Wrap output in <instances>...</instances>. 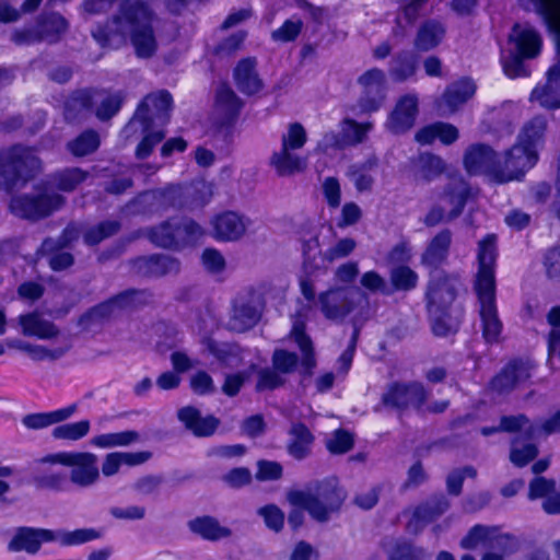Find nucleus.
Returning a JSON list of instances; mask_svg holds the SVG:
<instances>
[{"instance_id": "f257e3e1", "label": "nucleus", "mask_w": 560, "mask_h": 560, "mask_svg": "<svg viewBox=\"0 0 560 560\" xmlns=\"http://www.w3.org/2000/svg\"><path fill=\"white\" fill-rule=\"evenodd\" d=\"M452 240L451 230L442 229L429 241L420 258L421 264L430 269L424 302L433 316L432 332L436 337L455 334L465 314L462 304L454 306L458 296L459 277L441 270L448 259Z\"/></svg>"}, {"instance_id": "f03ea898", "label": "nucleus", "mask_w": 560, "mask_h": 560, "mask_svg": "<svg viewBox=\"0 0 560 560\" xmlns=\"http://www.w3.org/2000/svg\"><path fill=\"white\" fill-rule=\"evenodd\" d=\"M547 121L536 116L522 128L517 141L505 151L503 161L498 153L486 143L468 147L463 163L470 175L489 174L500 183H508L524 176L538 162L537 147L544 140Z\"/></svg>"}, {"instance_id": "7ed1b4c3", "label": "nucleus", "mask_w": 560, "mask_h": 560, "mask_svg": "<svg viewBox=\"0 0 560 560\" xmlns=\"http://www.w3.org/2000/svg\"><path fill=\"white\" fill-rule=\"evenodd\" d=\"M497 235L487 234L478 243L477 272L472 289L476 294L481 336L487 345H495L503 332V323L497 303Z\"/></svg>"}, {"instance_id": "20e7f679", "label": "nucleus", "mask_w": 560, "mask_h": 560, "mask_svg": "<svg viewBox=\"0 0 560 560\" xmlns=\"http://www.w3.org/2000/svg\"><path fill=\"white\" fill-rule=\"evenodd\" d=\"M347 498L345 489L337 477H327L315 482L313 491L290 490L287 499L292 506L304 508L308 515L318 523L327 522L338 513Z\"/></svg>"}, {"instance_id": "39448f33", "label": "nucleus", "mask_w": 560, "mask_h": 560, "mask_svg": "<svg viewBox=\"0 0 560 560\" xmlns=\"http://www.w3.org/2000/svg\"><path fill=\"white\" fill-rule=\"evenodd\" d=\"M42 168L36 149L14 143L0 151V189L8 194L24 187Z\"/></svg>"}, {"instance_id": "423d86ee", "label": "nucleus", "mask_w": 560, "mask_h": 560, "mask_svg": "<svg viewBox=\"0 0 560 560\" xmlns=\"http://www.w3.org/2000/svg\"><path fill=\"white\" fill-rule=\"evenodd\" d=\"M513 49L509 56L502 59L504 74L509 79L526 78L530 72L525 66V60L537 58L542 50V37L532 26H522L515 23L508 37Z\"/></svg>"}, {"instance_id": "0eeeda50", "label": "nucleus", "mask_w": 560, "mask_h": 560, "mask_svg": "<svg viewBox=\"0 0 560 560\" xmlns=\"http://www.w3.org/2000/svg\"><path fill=\"white\" fill-rule=\"evenodd\" d=\"M205 232L194 219L185 218L182 222L167 219L147 230V237L156 247L180 249L197 244Z\"/></svg>"}, {"instance_id": "6e6552de", "label": "nucleus", "mask_w": 560, "mask_h": 560, "mask_svg": "<svg viewBox=\"0 0 560 560\" xmlns=\"http://www.w3.org/2000/svg\"><path fill=\"white\" fill-rule=\"evenodd\" d=\"M66 203V198L58 192L40 191L22 194L11 198L9 208L14 215L30 221H38L50 217Z\"/></svg>"}, {"instance_id": "1a4fd4ad", "label": "nucleus", "mask_w": 560, "mask_h": 560, "mask_svg": "<svg viewBox=\"0 0 560 560\" xmlns=\"http://www.w3.org/2000/svg\"><path fill=\"white\" fill-rule=\"evenodd\" d=\"M428 398L429 392L421 382L393 381L382 394L381 402L384 407L402 413L409 408L422 410Z\"/></svg>"}, {"instance_id": "9d476101", "label": "nucleus", "mask_w": 560, "mask_h": 560, "mask_svg": "<svg viewBox=\"0 0 560 560\" xmlns=\"http://www.w3.org/2000/svg\"><path fill=\"white\" fill-rule=\"evenodd\" d=\"M42 462L58 463L62 466L72 467L68 476L69 483L72 482L79 487H89L100 478L97 457L93 453L58 452L45 455Z\"/></svg>"}, {"instance_id": "9b49d317", "label": "nucleus", "mask_w": 560, "mask_h": 560, "mask_svg": "<svg viewBox=\"0 0 560 560\" xmlns=\"http://www.w3.org/2000/svg\"><path fill=\"white\" fill-rule=\"evenodd\" d=\"M361 86L358 106L363 114H372L380 110L386 100L387 81L385 72L380 68H371L364 71L357 80Z\"/></svg>"}, {"instance_id": "f8f14e48", "label": "nucleus", "mask_w": 560, "mask_h": 560, "mask_svg": "<svg viewBox=\"0 0 560 560\" xmlns=\"http://www.w3.org/2000/svg\"><path fill=\"white\" fill-rule=\"evenodd\" d=\"M133 203L142 206L141 212L182 210L186 207V196L179 184H168L162 188L144 190L133 198Z\"/></svg>"}, {"instance_id": "ddd939ff", "label": "nucleus", "mask_w": 560, "mask_h": 560, "mask_svg": "<svg viewBox=\"0 0 560 560\" xmlns=\"http://www.w3.org/2000/svg\"><path fill=\"white\" fill-rule=\"evenodd\" d=\"M174 106L172 94L167 90L147 94L138 104L135 116L141 128L148 130L153 128L155 118H168Z\"/></svg>"}, {"instance_id": "4468645a", "label": "nucleus", "mask_w": 560, "mask_h": 560, "mask_svg": "<svg viewBox=\"0 0 560 560\" xmlns=\"http://www.w3.org/2000/svg\"><path fill=\"white\" fill-rule=\"evenodd\" d=\"M44 456L34 460L27 483L37 491L67 492L69 490L68 474L52 468L57 463L42 462Z\"/></svg>"}, {"instance_id": "2eb2a0df", "label": "nucleus", "mask_w": 560, "mask_h": 560, "mask_svg": "<svg viewBox=\"0 0 560 560\" xmlns=\"http://www.w3.org/2000/svg\"><path fill=\"white\" fill-rule=\"evenodd\" d=\"M357 289L351 287H332L318 295L320 311L325 318L341 320L355 307L353 294Z\"/></svg>"}, {"instance_id": "dca6fc26", "label": "nucleus", "mask_w": 560, "mask_h": 560, "mask_svg": "<svg viewBox=\"0 0 560 560\" xmlns=\"http://www.w3.org/2000/svg\"><path fill=\"white\" fill-rule=\"evenodd\" d=\"M57 533L49 528L20 526L8 542L10 552H25L31 556L37 555L46 542L56 541Z\"/></svg>"}, {"instance_id": "f3484780", "label": "nucleus", "mask_w": 560, "mask_h": 560, "mask_svg": "<svg viewBox=\"0 0 560 560\" xmlns=\"http://www.w3.org/2000/svg\"><path fill=\"white\" fill-rule=\"evenodd\" d=\"M214 106L218 112V126L220 128H232L240 118L244 101L237 96L228 83H222L215 91Z\"/></svg>"}, {"instance_id": "a211bd4d", "label": "nucleus", "mask_w": 560, "mask_h": 560, "mask_svg": "<svg viewBox=\"0 0 560 560\" xmlns=\"http://www.w3.org/2000/svg\"><path fill=\"white\" fill-rule=\"evenodd\" d=\"M528 377L529 373L524 361L521 358H513L490 378L488 388L499 395H505L514 390L521 382Z\"/></svg>"}, {"instance_id": "6ab92c4d", "label": "nucleus", "mask_w": 560, "mask_h": 560, "mask_svg": "<svg viewBox=\"0 0 560 560\" xmlns=\"http://www.w3.org/2000/svg\"><path fill=\"white\" fill-rule=\"evenodd\" d=\"M130 266L143 277L160 278L173 272L177 273L180 264L177 258L163 254H151L130 259Z\"/></svg>"}, {"instance_id": "aec40b11", "label": "nucleus", "mask_w": 560, "mask_h": 560, "mask_svg": "<svg viewBox=\"0 0 560 560\" xmlns=\"http://www.w3.org/2000/svg\"><path fill=\"white\" fill-rule=\"evenodd\" d=\"M178 420L196 438H209L215 433L220 420L213 415L202 416L195 406H185L177 411Z\"/></svg>"}, {"instance_id": "412c9836", "label": "nucleus", "mask_w": 560, "mask_h": 560, "mask_svg": "<svg viewBox=\"0 0 560 560\" xmlns=\"http://www.w3.org/2000/svg\"><path fill=\"white\" fill-rule=\"evenodd\" d=\"M419 113V102L415 94H405L398 98L389 115L392 132L404 133L412 128Z\"/></svg>"}, {"instance_id": "4be33fe9", "label": "nucleus", "mask_w": 560, "mask_h": 560, "mask_svg": "<svg viewBox=\"0 0 560 560\" xmlns=\"http://www.w3.org/2000/svg\"><path fill=\"white\" fill-rule=\"evenodd\" d=\"M477 91V85L469 77H463L448 84L443 91L439 107H444L447 113H456L466 104Z\"/></svg>"}, {"instance_id": "5701e85b", "label": "nucleus", "mask_w": 560, "mask_h": 560, "mask_svg": "<svg viewBox=\"0 0 560 560\" xmlns=\"http://www.w3.org/2000/svg\"><path fill=\"white\" fill-rule=\"evenodd\" d=\"M95 106L94 93L89 88L72 91L63 102V118L68 124H78L91 114Z\"/></svg>"}, {"instance_id": "b1692460", "label": "nucleus", "mask_w": 560, "mask_h": 560, "mask_svg": "<svg viewBox=\"0 0 560 560\" xmlns=\"http://www.w3.org/2000/svg\"><path fill=\"white\" fill-rule=\"evenodd\" d=\"M34 26L40 43H59L69 28L68 20L59 12H42L35 18Z\"/></svg>"}, {"instance_id": "393cba45", "label": "nucleus", "mask_w": 560, "mask_h": 560, "mask_svg": "<svg viewBox=\"0 0 560 560\" xmlns=\"http://www.w3.org/2000/svg\"><path fill=\"white\" fill-rule=\"evenodd\" d=\"M211 225L212 236L218 242L237 241L246 231L243 218L230 210L215 214L211 220Z\"/></svg>"}, {"instance_id": "a878e982", "label": "nucleus", "mask_w": 560, "mask_h": 560, "mask_svg": "<svg viewBox=\"0 0 560 560\" xmlns=\"http://www.w3.org/2000/svg\"><path fill=\"white\" fill-rule=\"evenodd\" d=\"M256 67L257 62L253 57L242 58L234 67V83L237 90L244 95H256L264 88V82L260 79Z\"/></svg>"}, {"instance_id": "bb28decb", "label": "nucleus", "mask_w": 560, "mask_h": 560, "mask_svg": "<svg viewBox=\"0 0 560 560\" xmlns=\"http://www.w3.org/2000/svg\"><path fill=\"white\" fill-rule=\"evenodd\" d=\"M450 508L451 502L444 493H434L415 508L411 521L423 527L438 520Z\"/></svg>"}, {"instance_id": "cd10ccee", "label": "nucleus", "mask_w": 560, "mask_h": 560, "mask_svg": "<svg viewBox=\"0 0 560 560\" xmlns=\"http://www.w3.org/2000/svg\"><path fill=\"white\" fill-rule=\"evenodd\" d=\"M446 30L444 25L436 20H427L418 28L415 38V48L418 51H430L436 48L444 39Z\"/></svg>"}, {"instance_id": "c85d7f7f", "label": "nucleus", "mask_w": 560, "mask_h": 560, "mask_svg": "<svg viewBox=\"0 0 560 560\" xmlns=\"http://www.w3.org/2000/svg\"><path fill=\"white\" fill-rule=\"evenodd\" d=\"M189 529L208 541H218L232 535L229 527L221 526L219 521L210 515L197 516L188 522Z\"/></svg>"}, {"instance_id": "c756f323", "label": "nucleus", "mask_w": 560, "mask_h": 560, "mask_svg": "<svg viewBox=\"0 0 560 560\" xmlns=\"http://www.w3.org/2000/svg\"><path fill=\"white\" fill-rule=\"evenodd\" d=\"M289 434L291 435L288 443L289 454L299 460L307 457L314 443V435L308 427L302 421L294 422L289 430Z\"/></svg>"}, {"instance_id": "7c9ffc66", "label": "nucleus", "mask_w": 560, "mask_h": 560, "mask_svg": "<svg viewBox=\"0 0 560 560\" xmlns=\"http://www.w3.org/2000/svg\"><path fill=\"white\" fill-rule=\"evenodd\" d=\"M77 407L70 405L60 409H56L48 412H34L23 417L22 423L31 430H39L47 428L51 424L65 421L73 415Z\"/></svg>"}, {"instance_id": "2f4dec72", "label": "nucleus", "mask_w": 560, "mask_h": 560, "mask_svg": "<svg viewBox=\"0 0 560 560\" xmlns=\"http://www.w3.org/2000/svg\"><path fill=\"white\" fill-rule=\"evenodd\" d=\"M101 147L100 133L93 129L88 128L81 131L75 138L68 141L66 144L67 151L74 158H84L96 152Z\"/></svg>"}, {"instance_id": "473e14b6", "label": "nucleus", "mask_w": 560, "mask_h": 560, "mask_svg": "<svg viewBox=\"0 0 560 560\" xmlns=\"http://www.w3.org/2000/svg\"><path fill=\"white\" fill-rule=\"evenodd\" d=\"M152 298V293L148 289H126L109 298L115 310H127L147 305Z\"/></svg>"}, {"instance_id": "72a5a7b5", "label": "nucleus", "mask_w": 560, "mask_h": 560, "mask_svg": "<svg viewBox=\"0 0 560 560\" xmlns=\"http://www.w3.org/2000/svg\"><path fill=\"white\" fill-rule=\"evenodd\" d=\"M419 282L418 273L408 265L395 266L389 269L392 292H410Z\"/></svg>"}, {"instance_id": "f704fd0d", "label": "nucleus", "mask_w": 560, "mask_h": 560, "mask_svg": "<svg viewBox=\"0 0 560 560\" xmlns=\"http://www.w3.org/2000/svg\"><path fill=\"white\" fill-rule=\"evenodd\" d=\"M290 149L281 147L279 152H275L270 159L279 176L292 175L304 171L305 163L303 159L290 152Z\"/></svg>"}, {"instance_id": "c9c22d12", "label": "nucleus", "mask_w": 560, "mask_h": 560, "mask_svg": "<svg viewBox=\"0 0 560 560\" xmlns=\"http://www.w3.org/2000/svg\"><path fill=\"white\" fill-rule=\"evenodd\" d=\"M418 57L409 50H401L394 57V66L390 74L396 81H407L412 78L418 69Z\"/></svg>"}, {"instance_id": "e433bc0d", "label": "nucleus", "mask_w": 560, "mask_h": 560, "mask_svg": "<svg viewBox=\"0 0 560 560\" xmlns=\"http://www.w3.org/2000/svg\"><path fill=\"white\" fill-rule=\"evenodd\" d=\"M89 177V172L80 167H66L52 175L56 188L63 192H71Z\"/></svg>"}, {"instance_id": "4c0bfd02", "label": "nucleus", "mask_w": 560, "mask_h": 560, "mask_svg": "<svg viewBox=\"0 0 560 560\" xmlns=\"http://www.w3.org/2000/svg\"><path fill=\"white\" fill-rule=\"evenodd\" d=\"M121 229L118 220H103L88 228L83 233V242L89 246H96L102 241L117 234Z\"/></svg>"}, {"instance_id": "58836bf2", "label": "nucleus", "mask_w": 560, "mask_h": 560, "mask_svg": "<svg viewBox=\"0 0 560 560\" xmlns=\"http://www.w3.org/2000/svg\"><path fill=\"white\" fill-rule=\"evenodd\" d=\"M140 440V434L136 430H126L120 432L103 433L95 435L91 443L100 448H109L116 446H128Z\"/></svg>"}, {"instance_id": "ea45409f", "label": "nucleus", "mask_w": 560, "mask_h": 560, "mask_svg": "<svg viewBox=\"0 0 560 560\" xmlns=\"http://www.w3.org/2000/svg\"><path fill=\"white\" fill-rule=\"evenodd\" d=\"M68 229H65L61 234V243L58 245V248H54V243L50 238H46L43 242V246L51 245L49 248L51 250V255L49 257V267L54 271H62L70 268L74 264V257L69 252H63L60 248L66 246L70 238L67 237Z\"/></svg>"}, {"instance_id": "a19ab883", "label": "nucleus", "mask_w": 560, "mask_h": 560, "mask_svg": "<svg viewBox=\"0 0 560 560\" xmlns=\"http://www.w3.org/2000/svg\"><path fill=\"white\" fill-rule=\"evenodd\" d=\"M547 27L560 26V0H528Z\"/></svg>"}, {"instance_id": "79ce46f5", "label": "nucleus", "mask_w": 560, "mask_h": 560, "mask_svg": "<svg viewBox=\"0 0 560 560\" xmlns=\"http://www.w3.org/2000/svg\"><path fill=\"white\" fill-rule=\"evenodd\" d=\"M372 127L373 125L370 121L359 122L353 118H345L342 121L345 143L350 145L362 143Z\"/></svg>"}, {"instance_id": "37998d69", "label": "nucleus", "mask_w": 560, "mask_h": 560, "mask_svg": "<svg viewBox=\"0 0 560 560\" xmlns=\"http://www.w3.org/2000/svg\"><path fill=\"white\" fill-rule=\"evenodd\" d=\"M91 428L89 420L59 424L52 429L51 435L57 440L78 441L84 438Z\"/></svg>"}, {"instance_id": "c03bdc74", "label": "nucleus", "mask_w": 560, "mask_h": 560, "mask_svg": "<svg viewBox=\"0 0 560 560\" xmlns=\"http://www.w3.org/2000/svg\"><path fill=\"white\" fill-rule=\"evenodd\" d=\"M124 102L125 95L121 91L109 94L102 100V102L95 109V116L101 121L109 120L119 113L124 105Z\"/></svg>"}, {"instance_id": "a18cd8bd", "label": "nucleus", "mask_w": 560, "mask_h": 560, "mask_svg": "<svg viewBox=\"0 0 560 560\" xmlns=\"http://www.w3.org/2000/svg\"><path fill=\"white\" fill-rule=\"evenodd\" d=\"M271 362L272 368L279 374H291L296 370L300 358L294 351H289L287 349H276L272 353Z\"/></svg>"}, {"instance_id": "49530a36", "label": "nucleus", "mask_w": 560, "mask_h": 560, "mask_svg": "<svg viewBox=\"0 0 560 560\" xmlns=\"http://www.w3.org/2000/svg\"><path fill=\"white\" fill-rule=\"evenodd\" d=\"M354 446L353 434L345 429H337L327 441L326 448L330 454L341 455L348 453Z\"/></svg>"}, {"instance_id": "de8ad7c7", "label": "nucleus", "mask_w": 560, "mask_h": 560, "mask_svg": "<svg viewBox=\"0 0 560 560\" xmlns=\"http://www.w3.org/2000/svg\"><path fill=\"white\" fill-rule=\"evenodd\" d=\"M142 132L144 135L137 144L135 152L139 160L148 159L152 154L154 148L165 138V132L163 130L153 131L151 128L148 130L142 129Z\"/></svg>"}, {"instance_id": "09e8293b", "label": "nucleus", "mask_w": 560, "mask_h": 560, "mask_svg": "<svg viewBox=\"0 0 560 560\" xmlns=\"http://www.w3.org/2000/svg\"><path fill=\"white\" fill-rule=\"evenodd\" d=\"M546 277L551 281H560V244L548 247L541 258Z\"/></svg>"}, {"instance_id": "8fccbe9b", "label": "nucleus", "mask_w": 560, "mask_h": 560, "mask_svg": "<svg viewBox=\"0 0 560 560\" xmlns=\"http://www.w3.org/2000/svg\"><path fill=\"white\" fill-rule=\"evenodd\" d=\"M114 311L115 308H113L109 299H107L106 301L92 306L82 315H80L78 324L86 328L96 319L104 320L109 318L113 315Z\"/></svg>"}, {"instance_id": "3c124183", "label": "nucleus", "mask_w": 560, "mask_h": 560, "mask_svg": "<svg viewBox=\"0 0 560 560\" xmlns=\"http://www.w3.org/2000/svg\"><path fill=\"white\" fill-rule=\"evenodd\" d=\"M258 514L264 518L267 528L275 533H280L284 526L285 515L276 504L269 503L258 510Z\"/></svg>"}, {"instance_id": "603ef678", "label": "nucleus", "mask_w": 560, "mask_h": 560, "mask_svg": "<svg viewBox=\"0 0 560 560\" xmlns=\"http://www.w3.org/2000/svg\"><path fill=\"white\" fill-rule=\"evenodd\" d=\"M101 537V533L95 528H77L74 530L65 532L60 536L62 546H80Z\"/></svg>"}, {"instance_id": "864d4df0", "label": "nucleus", "mask_w": 560, "mask_h": 560, "mask_svg": "<svg viewBox=\"0 0 560 560\" xmlns=\"http://www.w3.org/2000/svg\"><path fill=\"white\" fill-rule=\"evenodd\" d=\"M491 547L499 549L501 553L486 552L481 560H504V555L515 549V537L511 534H499L491 538Z\"/></svg>"}, {"instance_id": "5fc2aeb1", "label": "nucleus", "mask_w": 560, "mask_h": 560, "mask_svg": "<svg viewBox=\"0 0 560 560\" xmlns=\"http://www.w3.org/2000/svg\"><path fill=\"white\" fill-rule=\"evenodd\" d=\"M284 384L285 380L273 368H262L257 372V392L275 390Z\"/></svg>"}, {"instance_id": "6e6d98bb", "label": "nucleus", "mask_w": 560, "mask_h": 560, "mask_svg": "<svg viewBox=\"0 0 560 560\" xmlns=\"http://www.w3.org/2000/svg\"><path fill=\"white\" fill-rule=\"evenodd\" d=\"M303 22L301 19L285 20L280 27L272 32V38L282 43L294 42L301 34Z\"/></svg>"}, {"instance_id": "4d7b16f0", "label": "nucleus", "mask_w": 560, "mask_h": 560, "mask_svg": "<svg viewBox=\"0 0 560 560\" xmlns=\"http://www.w3.org/2000/svg\"><path fill=\"white\" fill-rule=\"evenodd\" d=\"M411 258V247L405 240L395 244L386 254V261L392 267L408 265Z\"/></svg>"}, {"instance_id": "13d9d810", "label": "nucleus", "mask_w": 560, "mask_h": 560, "mask_svg": "<svg viewBox=\"0 0 560 560\" xmlns=\"http://www.w3.org/2000/svg\"><path fill=\"white\" fill-rule=\"evenodd\" d=\"M423 550L410 541L397 542L388 557V560H421Z\"/></svg>"}, {"instance_id": "bf43d9fd", "label": "nucleus", "mask_w": 560, "mask_h": 560, "mask_svg": "<svg viewBox=\"0 0 560 560\" xmlns=\"http://www.w3.org/2000/svg\"><path fill=\"white\" fill-rule=\"evenodd\" d=\"M538 447L534 443H526L521 448L512 447L510 451V460L518 468L528 465L538 456Z\"/></svg>"}, {"instance_id": "052dcab7", "label": "nucleus", "mask_w": 560, "mask_h": 560, "mask_svg": "<svg viewBox=\"0 0 560 560\" xmlns=\"http://www.w3.org/2000/svg\"><path fill=\"white\" fill-rule=\"evenodd\" d=\"M290 337L299 347L301 353L314 351V343L306 331V324L303 320H295L292 325Z\"/></svg>"}, {"instance_id": "680f3d73", "label": "nucleus", "mask_w": 560, "mask_h": 560, "mask_svg": "<svg viewBox=\"0 0 560 560\" xmlns=\"http://www.w3.org/2000/svg\"><path fill=\"white\" fill-rule=\"evenodd\" d=\"M306 131L300 122L289 126L288 136L282 137V147L290 150H298L306 143Z\"/></svg>"}, {"instance_id": "e2e57ef3", "label": "nucleus", "mask_w": 560, "mask_h": 560, "mask_svg": "<svg viewBox=\"0 0 560 560\" xmlns=\"http://www.w3.org/2000/svg\"><path fill=\"white\" fill-rule=\"evenodd\" d=\"M556 482L552 479L536 476L534 477L528 486V498L536 500L539 498H547L551 492L555 491Z\"/></svg>"}, {"instance_id": "0e129e2a", "label": "nucleus", "mask_w": 560, "mask_h": 560, "mask_svg": "<svg viewBox=\"0 0 560 560\" xmlns=\"http://www.w3.org/2000/svg\"><path fill=\"white\" fill-rule=\"evenodd\" d=\"M10 40L18 47H28L40 44L35 26L14 28L11 32Z\"/></svg>"}, {"instance_id": "69168bd1", "label": "nucleus", "mask_w": 560, "mask_h": 560, "mask_svg": "<svg viewBox=\"0 0 560 560\" xmlns=\"http://www.w3.org/2000/svg\"><path fill=\"white\" fill-rule=\"evenodd\" d=\"M361 285L373 293L389 294L385 279L375 270L365 271L360 279Z\"/></svg>"}, {"instance_id": "338daca9", "label": "nucleus", "mask_w": 560, "mask_h": 560, "mask_svg": "<svg viewBox=\"0 0 560 560\" xmlns=\"http://www.w3.org/2000/svg\"><path fill=\"white\" fill-rule=\"evenodd\" d=\"M283 475V467L278 462L259 460L257 465L256 478L260 481L279 480Z\"/></svg>"}, {"instance_id": "774afa93", "label": "nucleus", "mask_w": 560, "mask_h": 560, "mask_svg": "<svg viewBox=\"0 0 560 560\" xmlns=\"http://www.w3.org/2000/svg\"><path fill=\"white\" fill-rule=\"evenodd\" d=\"M190 388L199 396L212 394L214 384L211 375L206 371H197L190 378Z\"/></svg>"}]
</instances>
